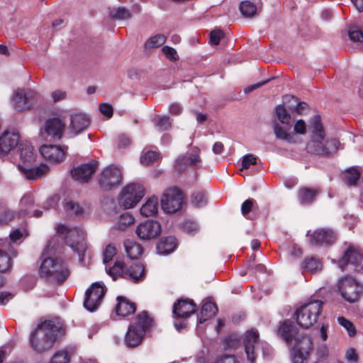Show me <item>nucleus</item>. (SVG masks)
Listing matches in <instances>:
<instances>
[{"instance_id": "f257e3e1", "label": "nucleus", "mask_w": 363, "mask_h": 363, "mask_svg": "<svg viewBox=\"0 0 363 363\" xmlns=\"http://www.w3.org/2000/svg\"><path fill=\"white\" fill-rule=\"evenodd\" d=\"M60 329V326L52 320L40 323L30 335V347L38 353L50 350L54 346Z\"/></svg>"}, {"instance_id": "f03ea898", "label": "nucleus", "mask_w": 363, "mask_h": 363, "mask_svg": "<svg viewBox=\"0 0 363 363\" xmlns=\"http://www.w3.org/2000/svg\"><path fill=\"white\" fill-rule=\"evenodd\" d=\"M39 275L49 283L60 285L69 277V270L62 259L48 257L42 260Z\"/></svg>"}, {"instance_id": "7ed1b4c3", "label": "nucleus", "mask_w": 363, "mask_h": 363, "mask_svg": "<svg viewBox=\"0 0 363 363\" xmlns=\"http://www.w3.org/2000/svg\"><path fill=\"white\" fill-rule=\"evenodd\" d=\"M153 326L154 320L147 311L138 313L126 332L124 340L125 345L128 347H138L142 342L146 333Z\"/></svg>"}, {"instance_id": "20e7f679", "label": "nucleus", "mask_w": 363, "mask_h": 363, "mask_svg": "<svg viewBox=\"0 0 363 363\" xmlns=\"http://www.w3.org/2000/svg\"><path fill=\"white\" fill-rule=\"evenodd\" d=\"M323 302L311 298L298 307L294 313L297 323L302 328H309L315 324L321 315Z\"/></svg>"}, {"instance_id": "39448f33", "label": "nucleus", "mask_w": 363, "mask_h": 363, "mask_svg": "<svg viewBox=\"0 0 363 363\" xmlns=\"http://www.w3.org/2000/svg\"><path fill=\"white\" fill-rule=\"evenodd\" d=\"M57 233L64 237L65 243L78 254L79 260L82 262L86 250L84 231L78 228H69L65 225H59Z\"/></svg>"}, {"instance_id": "423d86ee", "label": "nucleus", "mask_w": 363, "mask_h": 363, "mask_svg": "<svg viewBox=\"0 0 363 363\" xmlns=\"http://www.w3.org/2000/svg\"><path fill=\"white\" fill-rule=\"evenodd\" d=\"M183 202V193L177 187L167 189L161 199L162 208L168 213H173L180 210Z\"/></svg>"}, {"instance_id": "0eeeda50", "label": "nucleus", "mask_w": 363, "mask_h": 363, "mask_svg": "<svg viewBox=\"0 0 363 363\" xmlns=\"http://www.w3.org/2000/svg\"><path fill=\"white\" fill-rule=\"evenodd\" d=\"M121 170L116 165L106 167L99 175V184L101 189L110 190L117 188L122 182Z\"/></svg>"}, {"instance_id": "6e6552de", "label": "nucleus", "mask_w": 363, "mask_h": 363, "mask_svg": "<svg viewBox=\"0 0 363 363\" xmlns=\"http://www.w3.org/2000/svg\"><path fill=\"white\" fill-rule=\"evenodd\" d=\"M145 189L138 183H131L124 187L121 194V203L128 209L134 207L144 196Z\"/></svg>"}, {"instance_id": "1a4fd4ad", "label": "nucleus", "mask_w": 363, "mask_h": 363, "mask_svg": "<svg viewBox=\"0 0 363 363\" xmlns=\"http://www.w3.org/2000/svg\"><path fill=\"white\" fill-rule=\"evenodd\" d=\"M106 291L105 286L101 283L92 284L85 293L84 308L91 312L96 311L101 303Z\"/></svg>"}, {"instance_id": "9d476101", "label": "nucleus", "mask_w": 363, "mask_h": 363, "mask_svg": "<svg viewBox=\"0 0 363 363\" xmlns=\"http://www.w3.org/2000/svg\"><path fill=\"white\" fill-rule=\"evenodd\" d=\"M338 290L342 297L350 303L357 301L360 297V287L357 282L350 277H345L338 282Z\"/></svg>"}, {"instance_id": "9b49d317", "label": "nucleus", "mask_w": 363, "mask_h": 363, "mask_svg": "<svg viewBox=\"0 0 363 363\" xmlns=\"http://www.w3.org/2000/svg\"><path fill=\"white\" fill-rule=\"evenodd\" d=\"M37 100L38 94L32 89H19L13 96V106L18 111L29 110Z\"/></svg>"}, {"instance_id": "f8f14e48", "label": "nucleus", "mask_w": 363, "mask_h": 363, "mask_svg": "<svg viewBox=\"0 0 363 363\" xmlns=\"http://www.w3.org/2000/svg\"><path fill=\"white\" fill-rule=\"evenodd\" d=\"M17 256V252L8 240L0 239V272L5 273L12 267L11 259Z\"/></svg>"}, {"instance_id": "ddd939ff", "label": "nucleus", "mask_w": 363, "mask_h": 363, "mask_svg": "<svg viewBox=\"0 0 363 363\" xmlns=\"http://www.w3.org/2000/svg\"><path fill=\"white\" fill-rule=\"evenodd\" d=\"M362 259L359 247L352 243L345 242L342 257L339 259V266L343 268L348 264H357Z\"/></svg>"}, {"instance_id": "4468645a", "label": "nucleus", "mask_w": 363, "mask_h": 363, "mask_svg": "<svg viewBox=\"0 0 363 363\" xmlns=\"http://www.w3.org/2000/svg\"><path fill=\"white\" fill-rule=\"evenodd\" d=\"M161 233V225L159 222L147 220L141 223L136 229V234L141 240H149L156 238Z\"/></svg>"}, {"instance_id": "2eb2a0df", "label": "nucleus", "mask_w": 363, "mask_h": 363, "mask_svg": "<svg viewBox=\"0 0 363 363\" xmlns=\"http://www.w3.org/2000/svg\"><path fill=\"white\" fill-rule=\"evenodd\" d=\"M67 147H62L54 145H43L40 148L41 155L47 160L53 163H60L64 161Z\"/></svg>"}, {"instance_id": "dca6fc26", "label": "nucleus", "mask_w": 363, "mask_h": 363, "mask_svg": "<svg viewBox=\"0 0 363 363\" xmlns=\"http://www.w3.org/2000/svg\"><path fill=\"white\" fill-rule=\"evenodd\" d=\"M98 168V162L91 161L89 163L82 164L71 170L72 177L82 183L87 182Z\"/></svg>"}, {"instance_id": "f3484780", "label": "nucleus", "mask_w": 363, "mask_h": 363, "mask_svg": "<svg viewBox=\"0 0 363 363\" xmlns=\"http://www.w3.org/2000/svg\"><path fill=\"white\" fill-rule=\"evenodd\" d=\"M196 311V305L189 298L178 299L173 306L172 313L174 318H187Z\"/></svg>"}, {"instance_id": "a211bd4d", "label": "nucleus", "mask_w": 363, "mask_h": 363, "mask_svg": "<svg viewBox=\"0 0 363 363\" xmlns=\"http://www.w3.org/2000/svg\"><path fill=\"white\" fill-rule=\"evenodd\" d=\"M20 142V135L18 132L4 131L0 135V157L6 155Z\"/></svg>"}, {"instance_id": "6ab92c4d", "label": "nucleus", "mask_w": 363, "mask_h": 363, "mask_svg": "<svg viewBox=\"0 0 363 363\" xmlns=\"http://www.w3.org/2000/svg\"><path fill=\"white\" fill-rule=\"evenodd\" d=\"M308 140L329 141L319 115L313 116L308 124Z\"/></svg>"}, {"instance_id": "aec40b11", "label": "nucleus", "mask_w": 363, "mask_h": 363, "mask_svg": "<svg viewBox=\"0 0 363 363\" xmlns=\"http://www.w3.org/2000/svg\"><path fill=\"white\" fill-rule=\"evenodd\" d=\"M311 243L314 245H331L337 239L336 233L329 228H320L315 230L311 235Z\"/></svg>"}, {"instance_id": "412c9836", "label": "nucleus", "mask_w": 363, "mask_h": 363, "mask_svg": "<svg viewBox=\"0 0 363 363\" xmlns=\"http://www.w3.org/2000/svg\"><path fill=\"white\" fill-rule=\"evenodd\" d=\"M201 162L199 156V150L196 147L194 148L191 153L179 157L175 162V169L179 172L184 171L190 166H196Z\"/></svg>"}, {"instance_id": "4be33fe9", "label": "nucleus", "mask_w": 363, "mask_h": 363, "mask_svg": "<svg viewBox=\"0 0 363 363\" xmlns=\"http://www.w3.org/2000/svg\"><path fill=\"white\" fill-rule=\"evenodd\" d=\"M258 340L259 333L257 330L252 329L246 332L244 338L245 350L247 358L251 363H254L256 358L255 349Z\"/></svg>"}, {"instance_id": "5701e85b", "label": "nucleus", "mask_w": 363, "mask_h": 363, "mask_svg": "<svg viewBox=\"0 0 363 363\" xmlns=\"http://www.w3.org/2000/svg\"><path fill=\"white\" fill-rule=\"evenodd\" d=\"M30 166L31 164H18V169L26 179L30 180H36L49 172V167L45 164L34 168H31Z\"/></svg>"}, {"instance_id": "b1692460", "label": "nucleus", "mask_w": 363, "mask_h": 363, "mask_svg": "<svg viewBox=\"0 0 363 363\" xmlns=\"http://www.w3.org/2000/svg\"><path fill=\"white\" fill-rule=\"evenodd\" d=\"M90 125V118L85 113H77L70 116L69 129L74 134H79Z\"/></svg>"}, {"instance_id": "393cba45", "label": "nucleus", "mask_w": 363, "mask_h": 363, "mask_svg": "<svg viewBox=\"0 0 363 363\" xmlns=\"http://www.w3.org/2000/svg\"><path fill=\"white\" fill-rule=\"evenodd\" d=\"M20 163L18 164H32L35 160L33 148L28 141H20L18 145Z\"/></svg>"}, {"instance_id": "a878e982", "label": "nucleus", "mask_w": 363, "mask_h": 363, "mask_svg": "<svg viewBox=\"0 0 363 363\" xmlns=\"http://www.w3.org/2000/svg\"><path fill=\"white\" fill-rule=\"evenodd\" d=\"M277 334L284 340L289 345H291L293 340L298 335V333L294 329L291 321L286 320L282 322L277 329Z\"/></svg>"}, {"instance_id": "bb28decb", "label": "nucleus", "mask_w": 363, "mask_h": 363, "mask_svg": "<svg viewBox=\"0 0 363 363\" xmlns=\"http://www.w3.org/2000/svg\"><path fill=\"white\" fill-rule=\"evenodd\" d=\"M65 124L57 118L46 121L45 130L46 133L53 138L60 139L65 129Z\"/></svg>"}, {"instance_id": "cd10ccee", "label": "nucleus", "mask_w": 363, "mask_h": 363, "mask_svg": "<svg viewBox=\"0 0 363 363\" xmlns=\"http://www.w3.org/2000/svg\"><path fill=\"white\" fill-rule=\"evenodd\" d=\"M116 311L118 315L123 317L132 315L136 310V306L134 303L123 296H118Z\"/></svg>"}, {"instance_id": "c85d7f7f", "label": "nucleus", "mask_w": 363, "mask_h": 363, "mask_svg": "<svg viewBox=\"0 0 363 363\" xmlns=\"http://www.w3.org/2000/svg\"><path fill=\"white\" fill-rule=\"evenodd\" d=\"M330 141L308 140L306 149L308 152L318 155H328L330 153L329 150Z\"/></svg>"}, {"instance_id": "c756f323", "label": "nucleus", "mask_w": 363, "mask_h": 363, "mask_svg": "<svg viewBox=\"0 0 363 363\" xmlns=\"http://www.w3.org/2000/svg\"><path fill=\"white\" fill-rule=\"evenodd\" d=\"M294 343L291 345L294 351L302 350L306 354H310L313 350V342L311 338L306 335H297L294 337Z\"/></svg>"}, {"instance_id": "7c9ffc66", "label": "nucleus", "mask_w": 363, "mask_h": 363, "mask_svg": "<svg viewBox=\"0 0 363 363\" xmlns=\"http://www.w3.org/2000/svg\"><path fill=\"white\" fill-rule=\"evenodd\" d=\"M125 273V279L133 282H138L143 280L145 278V267L140 263H135L128 268L126 267Z\"/></svg>"}, {"instance_id": "2f4dec72", "label": "nucleus", "mask_w": 363, "mask_h": 363, "mask_svg": "<svg viewBox=\"0 0 363 363\" xmlns=\"http://www.w3.org/2000/svg\"><path fill=\"white\" fill-rule=\"evenodd\" d=\"M274 132L277 138L285 140L289 143H300L302 141L301 138L294 133H288L278 123L274 125Z\"/></svg>"}, {"instance_id": "473e14b6", "label": "nucleus", "mask_w": 363, "mask_h": 363, "mask_svg": "<svg viewBox=\"0 0 363 363\" xmlns=\"http://www.w3.org/2000/svg\"><path fill=\"white\" fill-rule=\"evenodd\" d=\"M123 245L128 257L131 259H138L143 254L141 245L134 240H125Z\"/></svg>"}, {"instance_id": "72a5a7b5", "label": "nucleus", "mask_w": 363, "mask_h": 363, "mask_svg": "<svg viewBox=\"0 0 363 363\" xmlns=\"http://www.w3.org/2000/svg\"><path fill=\"white\" fill-rule=\"evenodd\" d=\"M177 239L173 236L162 238L157 244V249L160 254H169L177 247Z\"/></svg>"}, {"instance_id": "f704fd0d", "label": "nucleus", "mask_w": 363, "mask_h": 363, "mask_svg": "<svg viewBox=\"0 0 363 363\" xmlns=\"http://www.w3.org/2000/svg\"><path fill=\"white\" fill-rule=\"evenodd\" d=\"M319 192L318 189L302 188L298 191V194L299 201L302 204L311 203Z\"/></svg>"}, {"instance_id": "c9c22d12", "label": "nucleus", "mask_w": 363, "mask_h": 363, "mask_svg": "<svg viewBox=\"0 0 363 363\" xmlns=\"http://www.w3.org/2000/svg\"><path fill=\"white\" fill-rule=\"evenodd\" d=\"M218 312L216 305L211 301L205 302L201 309L199 323H203L206 320L213 317Z\"/></svg>"}, {"instance_id": "e433bc0d", "label": "nucleus", "mask_w": 363, "mask_h": 363, "mask_svg": "<svg viewBox=\"0 0 363 363\" xmlns=\"http://www.w3.org/2000/svg\"><path fill=\"white\" fill-rule=\"evenodd\" d=\"M158 200L157 197L150 198L145 204L143 205L140 211L141 215L145 217H150L157 213Z\"/></svg>"}, {"instance_id": "4c0bfd02", "label": "nucleus", "mask_w": 363, "mask_h": 363, "mask_svg": "<svg viewBox=\"0 0 363 363\" xmlns=\"http://www.w3.org/2000/svg\"><path fill=\"white\" fill-rule=\"evenodd\" d=\"M35 199L31 193L25 194L19 203L21 215L26 216L30 213V210L34 207Z\"/></svg>"}, {"instance_id": "58836bf2", "label": "nucleus", "mask_w": 363, "mask_h": 363, "mask_svg": "<svg viewBox=\"0 0 363 363\" xmlns=\"http://www.w3.org/2000/svg\"><path fill=\"white\" fill-rule=\"evenodd\" d=\"M125 272L126 266L123 261L119 259H117L114 264L108 269V274L113 280L116 279L118 277L125 279Z\"/></svg>"}, {"instance_id": "ea45409f", "label": "nucleus", "mask_w": 363, "mask_h": 363, "mask_svg": "<svg viewBox=\"0 0 363 363\" xmlns=\"http://www.w3.org/2000/svg\"><path fill=\"white\" fill-rule=\"evenodd\" d=\"M360 177L359 171L355 167H351L342 173V180L348 186L356 185Z\"/></svg>"}, {"instance_id": "a19ab883", "label": "nucleus", "mask_w": 363, "mask_h": 363, "mask_svg": "<svg viewBox=\"0 0 363 363\" xmlns=\"http://www.w3.org/2000/svg\"><path fill=\"white\" fill-rule=\"evenodd\" d=\"M160 159V153L157 151L144 150L140 156V162L142 164L148 166L153 164Z\"/></svg>"}, {"instance_id": "79ce46f5", "label": "nucleus", "mask_w": 363, "mask_h": 363, "mask_svg": "<svg viewBox=\"0 0 363 363\" xmlns=\"http://www.w3.org/2000/svg\"><path fill=\"white\" fill-rule=\"evenodd\" d=\"M302 268L309 272H315L321 269V263L313 257H307L303 262Z\"/></svg>"}, {"instance_id": "37998d69", "label": "nucleus", "mask_w": 363, "mask_h": 363, "mask_svg": "<svg viewBox=\"0 0 363 363\" xmlns=\"http://www.w3.org/2000/svg\"><path fill=\"white\" fill-rule=\"evenodd\" d=\"M240 11L245 17H252L257 12L256 6L250 1H243L240 4Z\"/></svg>"}, {"instance_id": "c03bdc74", "label": "nucleus", "mask_w": 363, "mask_h": 363, "mask_svg": "<svg viewBox=\"0 0 363 363\" xmlns=\"http://www.w3.org/2000/svg\"><path fill=\"white\" fill-rule=\"evenodd\" d=\"M167 37L162 34H157L150 37L145 43L146 49H152L162 45L166 41Z\"/></svg>"}, {"instance_id": "a18cd8bd", "label": "nucleus", "mask_w": 363, "mask_h": 363, "mask_svg": "<svg viewBox=\"0 0 363 363\" xmlns=\"http://www.w3.org/2000/svg\"><path fill=\"white\" fill-rule=\"evenodd\" d=\"M109 16L116 20H127L130 18L131 13L130 11L125 7H118L117 9L111 11Z\"/></svg>"}, {"instance_id": "49530a36", "label": "nucleus", "mask_w": 363, "mask_h": 363, "mask_svg": "<svg viewBox=\"0 0 363 363\" xmlns=\"http://www.w3.org/2000/svg\"><path fill=\"white\" fill-rule=\"evenodd\" d=\"M191 203L198 208L204 206L207 203L206 193L203 191L194 192L191 195Z\"/></svg>"}, {"instance_id": "de8ad7c7", "label": "nucleus", "mask_w": 363, "mask_h": 363, "mask_svg": "<svg viewBox=\"0 0 363 363\" xmlns=\"http://www.w3.org/2000/svg\"><path fill=\"white\" fill-rule=\"evenodd\" d=\"M276 116L278 120L283 124L289 125L291 121V115L288 113L284 105H279L275 108Z\"/></svg>"}, {"instance_id": "09e8293b", "label": "nucleus", "mask_w": 363, "mask_h": 363, "mask_svg": "<svg viewBox=\"0 0 363 363\" xmlns=\"http://www.w3.org/2000/svg\"><path fill=\"white\" fill-rule=\"evenodd\" d=\"M350 40L354 43L363 42V31L357 26H350L348 29Z\"/></svg>"}, {"instance_id": "8fccbe9b", "label": "nucleus", "mask_w": 363, "mask_h": 363, "mask_svg": "<svg viewBox=\"0 0 363 363\" xmlns=\"http://www.w3.org/2000/svg\"><path fill=\"white\" fill-rule=\"evenodd\" d=\"M309 354L302 350L294 351L293 348H291V357L293 363H307Z\"/></svg>"}, {"instance_id": "3c124183", "label": "nucleus", "mask_w": 363, "mask_h": 363, "mask_svg": "<svg viewBox=\"0 0 363 363\" xmlns=\"http://www.w3.org/2000/svg\"><path fill=\"white\" fill-rule=\"evenodd\" d=\"M256 204V201L253 199H248L245 201L241 205L242 215L247 219H250V212L252 211L254 206Z\"/></svg>"}, {"instance_id": "603ef678", "label": "nucleus", "mask_w": 363, "mask_h": 363, "mask_svg": "<svg viewBox=\"0 0 363 363\" xmlns=\"http://www.w3.org/2000/svg\"><path fill=\"white\" fill-rule=\"evenodd\" d=\"M70 357L66 351H58L52 356L50 363H69Z\"/></svg>"}, {"instance_id": "864d4df0", "label": "nucleus", "mask_w": 363, "mask_h": 363, "mask_svg": "<svg viewBox=\"0 0 363 363\" xmlns=\"http://www.w3.org/2000/svg\"><path fill=\"white\" fill-rule=\"evenodd\" d=\"M337 321L340 325L343 326L347 330V331L350 337H352L356 334L355 327L352 323V322H350V320H348L347 319H346L345 318H344L342 316L339 317L337 318Z\"/></svg>"}, {"instance_id": "5fc2aeb1", "label": "nucleus", "mask_w": 363, "mask_h": 363, "mask_svg": "<svg viewBox=\"0 0 363 363\" xmlns=\"http://www.w3.org/2000/svg\"><path fill=\"white\" fill-rule=\"evenodd\" d=\"M64 207L66 211L76 215H79L83 212V209L79 204L72 201L65 202Z\"/></svg>"}, {"instance_id": "6e6d98bb", "label": "nucleus", "mask_w": 363, "mask_h": 363, "mask_svg": "<svg viewBox=\"0 0 363 363\" xmlns=\"http://www.w3.org/2000/svg\"><path fill=\"white\" fill-rule=\"evenodd\" d=\"M224 37V33L220 29H214L210 33V41L211 45H217Z\"/></svg>"}, {"instance_id": "4d7b16f0", "label": "nucleus", "mask_w": 363, "mask_h": 363, "mask_svg": "<svg viewBox=\"0 0 363 363\" xmlns=\"http://www.w3.org/2000/svg\"><path fill=\"white\" fill-rule=\"evenodd\" d=\"M116 252L117 250L114 245L111 244L108 245L104 251V262L107 263L110 262L116 255Z\"/></svg>"}, {"instance_id": "13d9d810", "label": "nucleus", "mask_w": 363, "mask_h": 363, "mask_svg": "<svg viewBox=\"0 0 363 363\" xmlns=\"http://www.w3.org/2000/svg\"><path fill=\"white\" fill-rule=\"evenodd\" d=\"M181 228L187 233H194L198 230L199 225L195 221L186 220L182 223Z\"/></svg>"}, {"instance_id": "bf43d9fd", "label": "nucleus", "mask_w": 363, "mask_h": 363, "mask_svg": "<svg viewBox=\"0 0 363 363\" xmlns=\"http://www.w3.org/2000/svg\"><path fill=\"white\" fill-rule=\"evenodd\" d=\"M307 132V125L306 122L302 120H298L294 125V133L296 135H305Z\"/></svg>"}, {"instance_id": "052dcab7", "label": "nucleus", "mask_w": 363, "mask_h": 363, "mask_svg": "<svg viewBox=\"0 0 363 363\" xmlns=\"http://www.w3.org/2000/svg\"><path fill=\"white\" fill-rule=\"evenodd\" d=\"M257 162V157L252 154L245 155L242 160V169H247L250 168L251 165L255 164Z\"/></svg>"}, {"instance_id": "680f3d73", "label": "nucleus", "mask_w": 363, "mask_h": 363, "mask_svg": "<svg viewBox=\"0 0 363 363\" xmlns=\"http://www.w3.org/2000/svg\"><path fill=\"white\" fill-rule=\"evenodd\" d=\"M172 120L169 116H164L159 118L156 125L162 131L168 130L171 127Z\"/></svg>"}, {"instance_id": "e2e57ef3", "label": "nucleus", "mask_w": 363, "mask_h": 363, "mask_svg": "<svg viewBox=\"0 0 363 363\" xmlns=\"http://www.w3.org/2000/svg\"><path fill=\"white\" fill-rule=\"evenodd\" d=\"M162 51L171 60H177L179 59L177 51L169 46H164L162 48Z\"/></svg>"}, {"instance_id": "0e129e2a", "label": "nucleus", "mask_w": 363, "mask_h": 363, "mask_svg": "<svg viewBox=\"0 0 363 363\" xmlns=\"http://www.w3.org/2000/svg\"><path fill=\"white\" fill-rule=\"evenodd\" d=\"M99 110L103 115L108 118H111L113 115V107L110 104H101L99 106Z\"/></svg>"}, {"instance_id": "69168bd1", "label": "nucleus", "mask_w": 363, "mask_h": 363, "mask_svg": "<svg viewBox=\"0 0 363 363\" xmlns=\"http://www.w3.org/2000/svg\"><path fill=\"white\" fill-rule=\"evenodd\" d=\"M216 363H238L234 355L224 354L220 357Z\"/></svg>"}, {"instance_id": "338daca9", "label": "nucleus", "mask_w": 363, "mask_h": 363, "mask_svg": "<svg viewBox=\"0 0 363 363\" xmlns=\"http://www.w3.org/2000/svg\"><path fill=\"white\" fill-rule=\"evenodd\" d=\"M134 218L129 213H124L121 216V224L129 225L134 223Z\"/></svg>"}, {"instance_id": "774afa93", "label": "nucleus", "mask_w": 363, "mask_h": 363, "mask_svg": "<svg viewBox=\"0 0 363 363\" xmlns=\"http://www.w3.org/2000/svg\"><path fill=\"white\" fill-rule=\"evenodd\" d=\"M14 217V213L11 210H6L1 215V221L7 223Z\"/></svg>"}]
</instances>
